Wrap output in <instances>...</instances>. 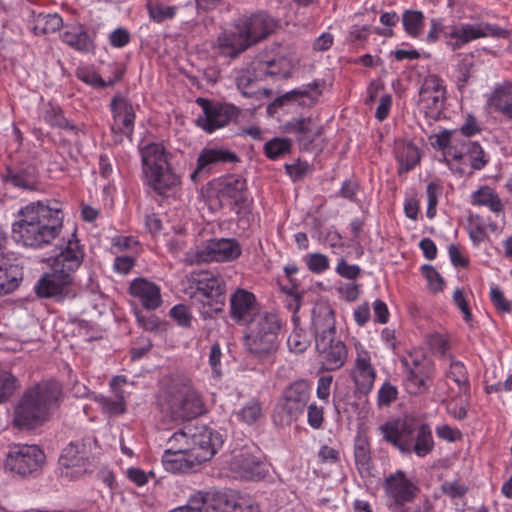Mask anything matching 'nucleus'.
Instances as JSON below:
<instances>
[{
  "label": "nucleus",
  "instance_id": "obj_1",
  "mask_svg": "<svg viewBox=\"0 0 512 512\" xmlns=\"http://www.w3.org/2000/svg\"><path fill=\"white\" fill-rule=\"evenodd\" d=\"M20 219L12 225L17 242L28 247H42L51 243L63 224V212L57 206L32 202L19 211Z\"/></svg>",
  "mask_w": 512,
  "mask_h": 512
},
{
  "label": "nucleus",
  "instance_id": "obj_2",
  "mask_svg": "<svg viewBox=\"0 0 512 512\" xmlns=\"http://www.w3.org/2000/svg\"><path fill=\"white\" fill-rule=\"evenodd\" d=\"M62 386L54 380H43L27 388L14 407L13 424L30 430L49 421L59 407Z\"/></svg>",
  "mask_w": 512,
  "mask_h": 512
},
{
  "label": "nucleus",
  "instance_id": "obj_3",
  "mask_svg": "<svg viewBox=\"0 0 512 512\" xmlns=\"http://www.w3.org/2000/svg\"><path fill=\"white\" fill-rule=\"evenodd\" d=\"M311 329L322 366L326 370L342 367L347 359L348 350L344 342L336 336L334 311L329 306L319 305L313 309Z\"/></svg>",
  "mask_w": 512,
  "mask_h": 512
},
{
  "label": "nucleus",
  "instance_id": "obj_4",
  "mask_svg": "<svg viewBox=\"0 0 512 512\" xmlns=\"http://www.w3.org/2000/svg\"><path fill=\"white\" fill-rule=\"evenodd\" d=\"M189 286L185 293L193 304L200 305L204 318L222 312L225 306L226 285L224 279L210 271L192 272L187 278Z\"/></svg>",
  "mask_w": 512,
  "mask_h": 512
},
{
  "label": "nucleus",
  "instance_id": "obj_5",
  "mask_svg": "<svg viewBox=\"0 0 512 512\" xmlns=\"http://www.w3.org/2000/svg\"><path fill=\"white\" fill-rule=\"evenodd\" d=\"M440 35L444 36L446 45L453 51H456L469 42L480 38H507L509 32L486 22L476 24L465 23L445 27L441 20L431 19L427 41L433 43L438 40Z\"/></svg>",
  "mask_w": 512,
  "mask_h": 512
},
{
  "label": "nucleus",
  "instance_id": "obj_6",
  "mask_svg": "<svg viewBox=\"0 0 512 512\" xmlns=\"http://www.w3.org/2000/svg\"><path fill=\"white\" fill-rule=\"evenodd\" d=\"M280 328L279 319L273 313L265 312L254 316L244 336L245 349L259 360H270L279 347Z\"/></svg>",
  "mask_w": 512,
  "mask_h": 512
},
{
  "label": "nucleus",
  "instance_id": "obj_7",
  "mask_svg": "<svg viewBox=\"0 0 512 512\" xmlns=\"http://www.w3.org/2000/svg\"><path fill=\"white\" fill-rule=\"evenodd\" d=\"M140 152L145 179L157 194L164 195L179 184V177L171 170L162 144H147Z\"/></svg>",
  "mask_w": 512,
  "mask_h": 512
},
{
  "label": "nucleus",
  "instance_id": "obj_8",
  "mask_svg": "<svg viewBox=\"0 0 512 512\" xmlns=\"http://www.w3.org/2000/svg\"><path fill=\"white\" fill-rule=\"evenodd\" d=\"M413 427L405 422H387L381 426L383 437L403 453H415L419 457L428 455L434 448V440L429 425L422 424L418 429V441H412Z\"/></svg>",
  "mask_w": 512,
  "mask_h": 512
},
{
  "label": "nucleus",
  "instance_id": "obj_9",
  "mask_svg": "<svg viewBox=\"0 0 512 512\" xmlns=\"http://www.w3.org/2000/svg\"><path fill=\"white\" fill-rule=\"evenodd\" d=\"M167 411L174 420H190L203 413L197 392L185 382L173 380L165 390Z\"/></svg>",
  "mask_w": 512,
  "mask_h": 512
},
{
  "label": "nucleus",
  "instance_id": "obj_10",
  "mask_svg": "<svg viewBox=\"0 0 512 512\" xmlns=\"http://www.w3.org/2000/svg\"><path fill=\"white\" fill-rule=\"evenodd\" d=\"M309 384L299 380L287 387L273 412V421L278 426H288L304 411L309 400Z\"/></svg>",
  "mask_w": 512,
  "mask_h": 512
},
{
  "label": "nucleus",
  "instance_id": "obj_11",
  "mask_svg": "<svg viewBox=\"0 0 512 512\" xmlns=\"http://www.w3.org/2000/svg\"><path fill=\"white\" fill-rule=\"evenodd\" d=\"M51 266V272L45 273L36 283L35 292L40 298H53L57 301L72 299L76 296L74 276L57 271Z\"/></svg>",
  "mask_w": 512,
  "mask_h": 512
},
{
  "label": "nucleus",
  "instance_id": "obj_12",
  "mask_svg": "<svg viewBox=\"0 0 512 512\" xmlns=\"http://www.w3.org/2000/svg\"><path fill=\"white\" fill-rule=\"evenodd\" d=\"M241 255L240 244L235 239L221 238L208 241L205 246L197 249L192 256L187 254L186 261L190 264L206 262H224L237 259Z\"/></svg>",
  "mask_w": 512,
  "mask_h": 512
},
{
  "label": "nucleus",
  "instance_id": "obj_13",
  "mask_svg": "<svg viewBox=\"0 0 512 512\" xmlns=\"http://www.w3.org/2000/svg\"><path fill=\"white\" fill-rule=\"evenodd\" d=\"M190 436V451H193V459H198V463L209 461L223 444L222 435L205 426L192 425L188 429Z\"/></svg>",
  "mask_w": 512,
  "mask_h": 512
},
{
  "label": "nucleus",
  "instance_id": "obj_14",
  "mask_svg": "<svg viewBox=\"0 0 512 512\" xmlns=\"http://www.w3.org/2000/svg\"><path fill=\"white\" fill-rule=\"evenodd\" d=\"M45 462L43 451L36 445H17L8 453L6 467L26 476L38 472Z\"/></svg>",
  "mask_w": 512,
  "mask_h": 512
},
{
  "label": "nucleus",
  "instance_id": "obj_15",
  "mask_svg": "<svg viewBox=\"0 0 512 512\" xmlns=\"http://www.w3.org/2000/svg\"><path fill=\"white\" fill-rule=\"evenodd\" d=\"M197 102L202 106L204 112V116L199 117L197 123L209 133L227 125L238 116V110L233 105L215 104L203 98L197 99Z\"/></svg>",
  "mask_w": 512,
  "mask_h": 512
},
{
  "label": "nucleus",
  "instance_id": "obj_16",
  "mask_svg": "<svg viewBox=\"0 0 512 512\" xmlns=\"http://www.w3.org/2000/svg\"><path fill=\"white\" fill-rule=\"evenodd\" d=\"M85 258L84 246L80 244L76 234L73 233L69 239L63 240L59 246V252L55 255L52 267L59 272L74 276Z\"/></svg>",
  "mask_w": 512,
  "mask_h": 512
},
{
  "label": "nucleus",
  "instance_id": "obj_17",
  "mask_svg": "<svg viewBox=\"0 0 512 512\" xmlns=\"http://www.w3.org/2000/svg\"><path fill=\"white\" fill-rule=\"evenodd\" d=\"M230 469L247 480H259L266 476L268 469L262 455L250 451H241L233 456Z\"/></svg>",
  "mask_w": 512,
  "mask_h": 512
},
{
  "label": "nucleus",
  "instance_id": "obj_18",
  "mask_svg": "<svg viewBox=\"0 0 512 512\" xmlns=\"http://www.w3.org/2000/svg\"><path fill=\"white\" fill-rule=\"evenodd\" d=\"M239 162L237 154L223 147H206L198 158L196 169L191 173V180L197 182L199 178L208 174L212 167L218 164Z\"/></svg>",
  "mask_w": 512,
  "mask_h": 512
},
{
  "label": "nucleus",
  "instance_id": "obj_19",
  "mask_svg": "<svg viewBox=\"0 0 512 512\" xmlns=\"http://www.w3.org/2000/svg\"><path fill=\"white\" fill-rule=\"evenodd\" d=\"M96 445L97 440L93 437L73 441L63 449L59 462L67 469L78 468L76 473H82L92 453V447Z\"/></svg>",
  "mask_w": 512,
  "mask_h": 512
},
{
  "label": "nucleus",
  "instance_id": "obj_20",
  "mask_svg": "<svg viewBox=\"0 0 512 512\" xmlns=\"http://www.w3.org/2000/svg\"><path fill=\"white\" fill-rule=\"evenodd\" d=\"M240 27L245 31L251 45L266 39L274 33L278 27V22L270 15L264 12H258L250 17H243L239 20Z\"/></svg>",
  "mask_w": 512,
  "mask_h": 512
},
{
  "label": "nucleus",
  "instance_id": "obj_21",
  "mask_svg": "<svg viewBox=\"0 0 512 512\" xmlns=\"http://www.w3.org/2000/svg\"><path fill=\"white\" fill-rule=\"evenodd\" d=\"M385 491L396 505L411 503L419 492V488L411 482L401 470L390 474L385 479Z\"/></svg>",
  "mask_w": 512,
  "mask_h": 512
},
{
  "label": "nucleus",
  "instance_id": "obj_22",
  "mask_svg": "<svg viewBox=\"0 0 512 512\" xmlns=\"http://www.w3.org/2000/svg\"><path fill=\"white\" fill-rule=\"evenodd\" d=\"M321 86L322 83H320L319 81H314L313 83L307 84L302 88L294 89L277 97L272 103L268 105V114L273 115L276 112L277 108L282 107L288 102L298 101L300 105L305 106L315 104L318 97L322 93Z\"/></svg>",
  "mask_w": 512,
  "mask_h": 512
},
{
  "label": "nucleus",
  "instance_id": "obj_23",
  "mask_svg": "<svg viewBox=\"0 0 512 512\" xmlns=\"http://www.w3.org/2000/svg\"><path fill=\"white\" fill-rule=\"evenodd\" d=\"M216 43L219 53L230 58L238 57L252 46L247 34L240 27L239 21L236 22L234 30L222 32L217 37Z\"/></svg>",
  "mask_w": 512,
  "mask_h": 512
},
{
  "label": "nucleus",
  "instance_id": "obj_24",
  "mask_svg": "<svg viewBox=\"0 0 512 512\" xmlns=\"http://www.w3.org/2000/svg\"><path fill=\"white\" fill-rule=\"evenodd\" d=\"M193 451L186 446H172L164 451L162 463L167 471L173 473H187L194 469L198 463V459H193Z\"/></svg>",
  "mask_w": 512,
  "mask_h": 512
},
{
  "label": "nucleus",
  "instance_id": "obj_25",
  "mask_svg": "<svg viewBox=\"0 0 512 512\" xmlns=\"http://www.w3.org/2000/svg\"><path fill=\"white\" fill-rule=\"evenodd\" d=\"M256 315L254 294L244 289H237L230 298L231 318L237 323H250Z\"/></svg>",
  "mask_w": 512,
  "mask_h": 512
},
{
  "label": "nucleus",
  "instance_id": "obj_26",
  "mask_svg": "<svg viewBox=\"0 0 512 512\" xmlns=\"http://www.w3.org/2000/svg\"><path fill=\"white\" fill-rule=\"evenodd\" d=\"M433 374V369L430 362L413 360V366L408 367L407 376L405 379L406 390L410 394H422L429 388V380Z\"/></svg>",
  "mask_w": 512,
  "mask_h": 512
},
{
  "label": "nucleus",
  "instance_id": "obj_27",
  "mask_svg": "<svg viewBox=\"0 0 512 512\" xmlns=\"http://www.w3.org/2000/svg\"><path fill=\"white\" fill-rule=\"evenodd\" d=\"M114 122L111 129L125 136H131L134 129L135 112L132 105L122 97H114L111 102Z\"/></svg>",
  "mask_w": 512,
  "mask_h": 512
},
{
  "label": "nucleus",
  "instance_id": "obj_28",
  "mask_svg": "<svg viewBox=\"0 0 512 512\" xmlns=\"http://www.w3.org/2000/svg\"><path fill=\"white\" fill-rule=\"evenodd\" d=\"M129 293L139 299L147 310H155L162 303L159 286L145 278L134 279L130 283Z\"/></svg>",
  "mask_w": 512,
  "mask_h": 512
},
{
  "label": "nucleus",
  "instance_id": "obj_29",
  "mask_svg": "<svg viewBox=\"0 0 512 512\" xmlns=\"http://www.w3.org/2000/svg\"><path fill=\"white\" fill-rule=\"evenodd\" d=\"M446 384L448 386V397L452 399L469 394L468 374L462 362L451 361L449 370L446 372Z\"/></svg>",
  "mask_w": 512,
  "mask_h": 512
},
{
  "label": "nucleus",
  "instance_id": "obj_30",
  "mask_svg": "<svg viewBox=\"0 0 512 512\" xmlns=\"http://www.w3.org/2000/svg\"><path fill=\"white\" fill-rule=\"evenodd\" d=\"M445 88L436 76L425 79L419 91L420 102L432 112L440 111L443 106Z\"/></svg>",
  "mask_w": 512,
  "mask_h": 512
},
{
  "label": "nucleus",
  "instance_id": "obj_31",
  "mask_svg": "<svg viewBox=\"0 0 512 512\" xmlns=\"http://www.w3.org/2000/svg\"><path fill=\"white\" fill-rule=\"evenodd\" d=\"M356 371L357 375H354V383L358 392L366 395L372 390L376 378L375 369L371 364L368 352L363 350L357 352Z\"/></svg>",
  "mask_w": 512,
  "mask_h": 512
},
{
  "label": "nucleus",
  "instance_id": "obj_32",
  "mask_svg": "<svg viewBox=\"0 0 512 512\" xmlns=\"http://www.w3.org/2000/svg\"><path fill=\"white\" fill-rule=\"evenodd\" d=\"M288 133L294 134L300 146L308 149L309 145L322 133L319 127L311 118L295 119L285 126Z\"/></svg>",
  "mask_w": 512,
  "mask_h": 512
},
{
  "label": "nucleus",
  "instance_id": "obj_33",
  "mask_svg": "<svg viewBox=\"0 0 512 512\" xmlns=\"http://www.w3.org/2000/svg\"><path fill=\"white\" fill-rule=\"evenodd\" d=\"M246 180L240 175H229L219 180L218 192L221 197L231 199L235 204L245 201Z\"/></svg>",
  "mask_w": 512,
  "mask_h": 512
},
{
  "label": "nucleus",
  "instance_id": "obj_34",
  "mask_svg": "<svg viewBox=\"0 0 512 512\" xmlns=\"http://www.w3.org/2000/svg\"><path fill=\"white\" fill-rule=\"evenodd\" d=\"M489 104L512 121V83L497 87L489 99Z\"/></svg>",
  "mask_w": 512,
  "mask_h": 512
},
{
  "label": "nucleus",
  "instance_id": "obj_35",
  "mask_svg": "<svg viewBox=\"0 0 512 512\" xmlns=\"http://www.w3.org/2000/svg\"><path fill=\"white\" fill-rule=\"evenodd\" d=\"M3 180L15 187L34 190L36 188L35 169L33 167L10 169L3 175Z\"/></svg>",
  "mask_w": 512,
  "mask_h": 512
},
{
  "label": "nucleus",
  "instance_id": "obj_36",
  "mask_svg": "<svg viewBox=\"0 0 512 512\" xmlns=\"http://www.w3.org/2000/svg\"><path fill=\"white\" fill-rule=\"evenodd\" d=\"M396 157L400 164L399 173H407L420 161L419 149L410 142H400L396 147Z\"/></svg>",
  "mask_w": 512,
  "mask_h": 512
},
{
  "label": "nucleus",
  "instance_id": "obj_37",
  "mask_svg": "<svg viewBox=\"0 0 512 512\" xmlns=\"http://www.w3.org/2000/svg\"><path fill=\"white\" fill-rule=\"evenodd\" d=\"M61 37L64 43L75 50L88 52L93 48V40L81 26L66 30Z\"/></svg>",
  "mask_w": 512,
  "mask_h": 512
},
{
  "label": "nucleus",
  "instance_id": "obj_38",
  "mask_svg": "<svg viewBox=\"0 0 512 512\" xmlns=\"http://www.w3.org/2000/svg\"><path fill=\"white\" fill-rule=\"evenodd\" d=\"M472 204L486 206L495 213H499L503 209L500 198L488 186L481 187L472 194Z\"/></svg>",
  "mask_w": 512,
  "mask_h": 512
},
{
  "label": "nucleus",
  "instance_id": "obj_39",
  "mask_svg": "<svg viewBox=\"0 0 512 512\" xmlns=\"http://www.w3.org/2000/svg\"><path fill=\"white\" fill-rule=\"evenodd\" d=\"M63 25V20L58 14L40 13L34 18L33 30L37 35L54 33Z\"/></svg>",
  "mask_w": 512,
  "mask_h": 512
},
{
  "label": "nucleus",
  "instance_id": "obj_40",
  "mask_svg": "<svg viewBox=\"0 0 512 512\" xmlns=\"http://www.w3.org/2000/svg\"><path fill=\"white\" fill-rule=\"evenodd\" d=\"M402 23L406 33L415 38L421 35L424 26V15L418 10H406L402 15Z\"/></svg>",
  "mask_w": 512,
  "mask_h": 512
},
{
  "label": "nucleus",
  "instance_id": "obj_41",
  "mask_svg": "<svg viewBox=\"0 0 512 512\" xmlns=\"http://www.w3.org/2000/svg\"><path fill=\"white\" fill-rule=\"evenodd\" d=\"M257 70L261 74L271 77L288 78L290 76L289 65L284 58L260 62Z\"/></svg>",
  "mask_w": 512,
  "mask_h": 512
},
{
  "label": "nucleus",
  "instance_id": "obj_42",
  "mask_svg": "<svg viewBox=\"0 0 512 512\" xmlns=\"http://www.w3.org/2000/svg\"><path fill=\"white\" fill-rule=\"evenodd\" d=\"M451 133L449 131H443L442 133L435 135L434 137H431L432 139V146L437 147L441 150H446L445 152V161L447 164H449V160L447 157H451L454 160H462L463 159V153L461 151H458L455 146H451Z\"/></svg>",
  "mask_w": 512,
  "mask_h": 512
},
{
  "label": "nucleus",
  "instance_id": "obj_43",
  "mask_svg": "<svg viewBox=\"0 0 512 512\" xmlns=\"http://www.w3.org/2000/svg\"><path fill=\"white\" fill-rule=\"evenodd\" d=\"M462 146L464 149V151H461L463 158H468L473 169L480 170L486 165L485 153L478 143L467 140Z\"/></svg>",
  "mask_w": 512,
  "mask_h": 512
},
{
  "label": "nucleus",
  "instance_id": "obj_44",
  "mask_svg": "<svg viewBox=\"0 0 512 512\" xmlns=\"http://www.w3.org/2000/svg\"><path fill=\"white\" fill-rule=\"evenodd\" d=\"M44 119L51 126L62 129L76 130V127L71 124L63 115L60 107L49 103L44 111Z\"/></svg>",
  "mask_w": 512,
  "mask_h": 512
},
{
  "label": "nucleus",
  "instance_id": "obj_45",
  "mask_svg": "<svg viewBox=\"0 0 512 512\" xmlns=\"http://www.w3.org/2000/svg\"><path fill=\"white\" fill-rule=\"evenodd\" d=\"M229 512H260V507L250 496L230 494Z\"/></svg>",
  "mask_w": 512,
  "mask_h": 512
},
{
  "label": "nucleus",
  "instance_id": "obj_46",
  "mask_svg": "<svg viewBox=\"0 0 512 512\" xmlns=\"http://www.w3.org/2000/svg\"><path fill=\"white\" fill-rule=\"evenodd\" d=\"M18 388L17 378L7 371L0 370V404L6 402Z\"/></svg>",
  "mask_w": 512,
  "mask_h": 512
},
{
  "label": "nucleus",
  "instance_id": "obj_47",
  "mask_svg": "<svg viewBox=\"0 0 512 512\" xmlns=\"http://www.w3.org/2000/svg\"><path fill=\"white\" fill-rule=\"evenodd\" d=\"M291 148V141L285 138H274L268 141L264 146L265 154L270 159H277L278 157L289 153Z\"/></svg>",
  "mask_w": 512,
  "mask_h": 512
},
{
  "label": "nucleus",
  "instance_id": "obj_48",
  "mask_svg": "<svg viewBox=\"0 0 512 512\" xmlns=\"http://www.w3.org/2000/svg\"><path fill=\"white\" fill-rule=\"evenodd\" d=\"M262 414V408L258 401L251 400L237 413L240 420L246 424L255 423Z\"/></svg>",
  "mask_w": 512,
  "mask_h": 512
},
{
  "label": "nucleus",
  "instance_id": "obj_49",
  "mask_svg": "<svg viewBox=\"0 0 512 512\" xmlns=\"http://www.w3.org/2000/svg\"><path fill=\"white\" fill-rule=\"evenodd\" d=\"M148 13L150 18L161 23L167 19H172L176 14V8L173 6H165L162 4H151L147 5Z\"/></svg>",
  "mask_w": 512,
  "mask_h": 512
},
{
  "label": "nucleus",
  "instance_id": "obj_50",
  "mask_svg": "<svg viewBox=\"0 0 512 512\" xmlns=\"http://www.w3.org/2000/svg\"><path fill=\"white\" fill-rule=\"evenodd\" d=\"M76 75L84 83H86L88 85H92L94 87H101V88L111 86L115 83V81H117L121 78V74H119L115 80H110L108 82H105L99 74H97L94 71H89L86 69H79L77 71Z\"/></svg>",
  "mask_w": 512,
  "mask_h": 512
},
{
  "label": "nucleus",
  "instance_id": "obj_51",
  "mask_svg": "<svg viewBox=\"0 0 512 512\" xmlns=\"http://www.w3.org/2000/svg\"><path fill=\"white\" fill-rule=\"evenodd\" d=\"M287 345L290 351L302 353L309 347L310 340L302 330L294 329L287 339Z\"/></svg>",
  "mask_w": 512,
  "mask_h": 512
},
{
  "label": "nucleus",
  "instance_id": "obj_52",
  "mask_svg": "<svg viewBox=\"0 0 512 512\" xmlns=\"http://www.w3.org/2000/svg\"><path fill=\"white\" fill-rule=\"evenodd\" d=\"M115 398L102 397L100 404L104 411L109 414L117 415L125 412V396L124 394L114 393Z\"/></svg>",
  "mask_w": 512,
  "mask_h": 512
},
{
  "label": "nucleus",
  "instance_id": "obj_53",
  "mask_svg": "<svg viewBox=\"0 0 512 512\" xmlns=\"http://www.w3.org/2000/svg\"><path fill=\"white\" fill-rule=\"evenodd\" d=\"M355 461L358 465L360 473L363 471L369 472L370 468V453L368 444L365 441L360 440L356 449L354 450Z\"/></svg>",
  "mask_w": 512,
  "mask_h": 512
},
{
  "label": "nucleus",
  "instance_id": "obj_54",
  "mask_svg": "<svg viewBox=\"0 0 512 512\" xmlns=\"http://www.w3.org/2000/svg\"><path fill=\"white\" fill-rule=\"evenodd\" d=\"M255 84V77L249 70H243L236 78L237 88L245 97H251L255 91L252 90Z\"/></svg>",
  "mask_w": 512,
  "mask_h": 512
},
{
  "label": "nucleus",
  "instance_id": "obj_55",
  "mask_svg": "<svg viewBox=\"0 0 512 512\" xmlns=\"http://www.w3.org/2000/svg\"><path fill=\"white\" fill-rule=\"evenodd\" d=\"M308 269L313 273H322L329 267L328 258L321 253H313L305 257Z\"/></svg>",
  "mask_w": 512,
  "mask_h": 512
},
{
  "label": "nucleus",
  "instance_id": "obj_56",
  "mask_svg": "<svg viewBox=\"0 0 512 512\" xmlns=\"http://www.w3.org/2000/svg\"><path fill=\"white\" fill-rule=\"evenodd\" d=\"M422 272L428 282L429 288L433 292L436 293L443 290L444 279L432 266L424 265L422 267Z\"/></svg>",
  "mask_w": 512,
  "mask_h": 512
},
{
  "label": "nucleus",
  "instance_id": "obj_57",
  "mask_svg": "<svg viewBox=\"0 0 512 512\" xmlns=\"http://www.w3.org/2000/svg\"><path fill=\"white\" fill-rule=\"evenodd\" d=\"M397 395V388L389 382H385L378 391V405L389 406L393 401L396 400Z\"/></svg>",
  "mask_w": 512,
  "mask_h": 512
},
{
  "label": "nucleus",
  "instance_id": "obj_58",
  "mask_svg": "<svg viewBox=\"0 0 512 512\" xmlns=\"http://www.w3.org/2000/svg\"><path fill=\"white\" fill-rule=\"evenodd\" d=\"M428 207H427V216L429 218H433L436 214V206L438 203V195L440 194V187L434 183L430 182L426 188Z\"/></svg>",
  "mask_w": 512,
  "mask_h": 512
},
{
  "label": "nucleus",
  "instance_id": "obj_59",
  "mask_svg": "<svg viewBox=\"0 0 512 512\" xmlns=\"http://www.w3.org/2000/svg\"><path fill=\"white\" fill-rule=\"evenodd\" d=\"M491 301L495 307L501 312H509L511 309L510 303L504 297L503 292L499 287H492L490 289Z\"/></svg>",
  "mask_w": 512,
  "mask_h": 512
},
{
  "label": "nucleus",
  "instance_id": "obj_60",
  "mask_svg": "<svg viewBox=\"0 0 512 512\" xmlns=\"http://www.w3.org/2000/svg\"><path fill=\"white\" fill-rule=\"evenodd\" d=\"M109 40L113 47L122 48L130 42V34L124 28H117L110 34Z\"/></svg>",
  "mask_w": 512,
  "mask_h": 512
},
{
  "label": "nucleus",
  "instance_id": "obj_61",
  "mask_svg": "<svg viewBox=\"0 0 512 512\" xmlns=\"http://www.w3.org/2000/svg\"><path fill=\"white\" fill-rule=\"evenodd\" d=\"M191 428V424L185 425L179 431L175 432L168 440L169 447L172 446H189L190 436H188V429Z\"/></svg>",
  "mask_w": 512,
  "mask_h": 512
},
{
  "label": "nucleus",
  "instance_id": "obj_62",
  "mask_svg": "<svg viewBox=\"0 0 512 512\" xmlns=\"http://www.w3.org/2000/svg\"><path fill=\"white\" fill-rule=\"evenodd\" d=\"M285 275L290 283V287H284L283 290L288 293V291H299L300 288V280L297 277L298 267L296 265H287L284 268Z\"/></svg>",
  "mask_w": 512,
  "mask_h": 512
},
{
  "label": "nucleus",
  "instance_id": "obj_63",
  "mask_svg": "<svg viewBox=\"0 0 512 512\" xmlns=\"http://www.w3.org/2000/svg\"><path fill=\"white\" fill-rule=\"evenodd\" d=\"M323 420V409L316 406L315 404H310L308 406L309 425L315 429H318L322 426Z\"/></svg>",
  "mask_w": 512,
  "mask_h": 512
},
{
  "label": "nucleus",
  "instance_id": "obj_64",
  "mask_svg": "<svg viewBox=\"0 0 512 512\" xmlns=\"http://www.w3.org/2000/svg\"><path fill=\"white\" fill-rule=\"evenodd\" d=\"M285 170L294 181L300 180L308 171V164L298 161L294 164H286Z\"/></svg>",
  "mask_w": 512,
  "mask_h": 512
}]
</instances>
